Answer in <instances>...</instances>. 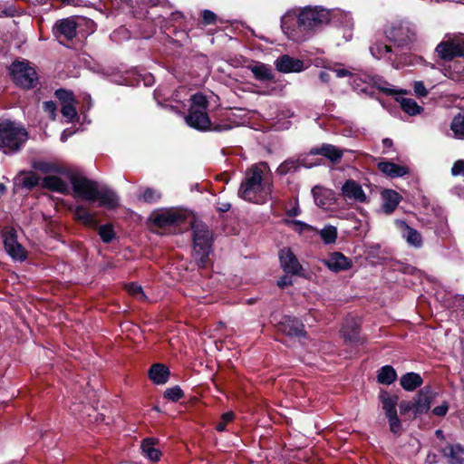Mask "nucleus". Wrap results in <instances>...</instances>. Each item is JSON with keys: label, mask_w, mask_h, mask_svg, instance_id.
Segmentation results:
<instances>
[{"label": "nucleus", "mask_w": 464, "mask_h": 464, "mask_svg": "<svg viewBox=\"0 0 464 464\" xmlns=\"http://www.w3.org/2000/svg\"><path fill=\"white\" fill-rule=\"evenodd\" d=\"M314 202L317 206L324 208L328 206L332 199V190L315 186L312 189Z\"/></svg>", "instance_id": "a878e982"}, {"label": "nucleus", "mask_w": 464, "mask_h": 464, "mask_svg": "<svg viewBox=\"0 0 464 464\" xmlns=\"http://www.w3.org/2000/svg\"><path fill=\"white\" fill-rule=\"evenodd\" d=\"M55 96L63 104L70 103L75 101L73 93L72 92L59 89L55 92Z\"/></svg>", "instance_id": "8fccbe9b"}, {"label": "nucleus", "mask_w": 464, "mask_h": 464, "mask_svg": "<svg viewBox=\"0 0 464 464\" xmlns=\"http://www.w3.org/2000/svg\"><path fill=\"white\" fill-rule=\"evenodd\" d=\"M401 107L403 111L411 116L417 115L422 111V108L414 100L410 98H403L401 101Z\"/></svg>", "instance_id": "a19ab883"}, {"label": "nucleus", "mask_w": 464, "mask_h": 464, "mask_svg": "<svg viewBox=\"0 0 464 464\" xmlns=\"http://www.w3.org/2000/svg\"><path fill=\"white\" fill-rule=\"evenodd\" d=\"M290 274H286L284 276H282L278 281H277V285L281 288L283 287H285V286H288V285H292V278L291 276H289Z\"/></svg>", "instance_id": "680f3d73"}, {"label": "nucleus", "mask_w": 464, "mask_h": 464, "mask_svg": "<svg viewBox=\"0 0 464 464\" xmlns=\"http://www.w3.org/2000/svg\"><path fill=\"white\" fill-rule=\"evenodd\" d=\"M387 418H388L391 431L393 432L394 434L399 433L401 430V423L397 416V413L392 414V415H388Z\"/></svg>", "instance_id": "3c124183"}, {"label": "nucleus", "mask_w": 464, "mask_h": 464, "mask_svg": "<svg viewBox=\"0 0 464 464\" xmlns=\"http://www.w3.org/2000/svg\"><path fill=\"white\" fill-rule=\"evenodd\" d=\"M380 400L382 403V408L385 411L386 416L396 414V405L398 402V397L397 396H391L386 392H382L380 393Z\"/></svg>", "instance_id": "7c9ffc66"}, {"label": "nucleus", "mask_w": 464, "mask_h": 464, "mask_svg": "<svg viewBox=\"0 0 464 464\" xmlns=\"http://www.w3.org/2000/svg\"><path fill=\"white\" fill-rule=\"evenodd\" d=\"M186 123L198 130L206 131L211 129V121L205 111L189 108L188 114L185 116Z\"/></svg>", "instance_id": "9b49d317"}, {"label": "nucleus", "mask_w": 464, "mask_h": 464, "mask_svg": "<svg viewBox=\"0 0 464 464\" xmlns=\"http://www.w3.org/2000/svg\"><path fill=\"white\" fill-rule=\"evenodd\" d=\"M450 130L458 140H464V111L452 119Z\"/></svg>", "instance_id": "473e14b6"}, {"label": "nucleus", "mask_w": 464, "mask_h": 464, "mask_svg": "<svg viewBox=\"0 0 464 464\" xmlns=\"http://www.w3.org/2000/svg\"><path fill=\"white\" fill-rule=\"evenodd\" d=\"M161 198V193L152 188H147L143 190L142 194L139 197L140 199L143 200L146 203H156Z\"/></svg>", "instance_id": "79ce46f5"}, {"label": "nucleus", "mask_w": 464, "mask_h": 464, "mask_svg": "<svg viewBox=\"0 0 464 464\" xmlns=\"http://www.w3.org/2000/svg\"><path fill=\"white\" fill-rule=\"evenodd\" d=\"M382 211L386 214H391L395 210V208L401 202V197L398 192L392 189H385L382 193Z\"/></svg>", "instance_id": "5701e85b"}, {"label": "nucleus", "mask_w": 464, "mask_h": 464, "mask_svg": "<svg viewBox=\"0 0 464 464\" xmlns=\"http://www.w3.org/2000/svg\"><path fill=\"white\" fill-rule=\"evenodd\" d=\"M386 38L398 47H408L417 40V27L408 19H396L385 25Z\"/></svg>", "instance_id": "7ed1b4c3"}, {"label": "nucleus", "mask_w": 464, "mask_h": 464, "mask_svg": "<svg viewBox=\"0 0 464 464\" xmlns=\"http://www.w3.org/2000/svg\"><path fill=\"white\" fill-rule=\"evenodd\" d=\"M441 453L450 464H464V447L459 443L447 444Z\"/></svg>", "instance_id": "aec40b11"}, {"label": "nucleus", "mask_w": 464, "mask_h": 464, "mask_svg": "<svg viewBox=\"0 0 464 464\" xmlns=\"http://www.w3.org/2000/svg\"><path fill=\"white\" fill-rule=\"evenodd\" d=\"M230 208H231V205L229 203L224 202V203L219 204L218 209L220 212H227L230 209Z\"/></svg>", "instance_id": "774afa93"}, {"label": "nucleus", "mask_w": 464, "mask_h": 464, "mask_svg": "<svg viewBox=\"0 0 464 464\" xmlns=\"http://www.w3.org/2000/svg\"><path fill=\"white\" fill-rule=\"evenodd\" d=\"M76 23L73 19L65 18L55 23L54 29L57 34L71 41L76 36Z\"/></svg>", "instance_id": "4be33fe9"}, {"label": "nucleus", "mask_w": 464, "mask_h": 464, "mask_svg": "<svg viewBox=\"0 0 464 464\" xmlns=\"http://www.w3.org/2000/svg\"><path fill=\"white\" fill-rule=\"evenodd\" d=\"M451 174L453 176H463L464 177V160H457L452 168H451Z\"/></svg>", "instance_id": "6e6d98bb"}, {"label": "nucleus", "mask_w": 464, "mask_h": 464, "mask_svg": "<svg viewBox=\"0 0 464 464\" xmlns=\"http://www.w3.org/2000/svg\"><path fill=\"white\" fill-rule=\"evenodd\" d=\"M333 72L335 73V75L339 78H343L345 76H352V73L346 70V69H334Z\"/></svg>", "instance_id": "e2e57ef3"}, {"label": "nucleus", "mask_w": 464, "mask_h": 464, "mask_svg": "<svg viewBox=\"0 0 464 464\" xmlns=\"http://www.w3.org/2000/svg\"><path fill=\"white\" fill-rule=\"evenodd\" d=\"M99 236L104 243H111L115 237L111 225H103L99 227Z\"/></svg>", "instance_id": "c03bdc74"}, {"label": "nucleus", "mask_w": 464, "mask_h": 464, "mask_svg": "<svg viewBox=\"0 0 464 464\" xmlns=\"http://www.w3.org/2000/svg\"><path fill=\"white\" fill-rule=\"evenodd\" d=\"M155 440L152 438L144 439L140 448L142 453L150 460L158 461L160 458V451L154 448Z\"/></svg>", "instance_id": "c85d7f7f"}, {"label": "nucleus", "mask_w": 464, "mask_h": 464, "mask_svg": "<svg viewBox=\"0 0 464 464\" xmlns=\"http://www.w3.org/2000/svg\"><path fill=\"white\" fill-rule=\"evenodd\" d=\"M343 335L346 342L351 343H357L361 342L359 335V326L355 322L350 324L346 323L343 327Z\"/></svg>", "instance_id": "c756f323"}, {"label": "nucleus", "mask_w": 464, "mask_h": 464, "mask_svg": "<svg viewBox=\"0 0 464 464\" xmlns=\"http://www.w3.org/2000/svg\"><path fill=\"white\" fill-rule=\"evenodd\" d=\"M430 408V397L427 392H420L413 402V411L415 414L427 412Z\"/></svg>", "instance_id": "cd10ccee"}, {"label": "nucleus", "mask_w": 464, "mask_h": 464, "mask_svg": "<svg viewBox=\"0 0 464 464\" xmlns=\"http://www.w3.org/2000/svg\"><path fill=\"white\" fill-rule=\"evenodd\" d=\"M273 191L272 174L266 162H259L248 168L240 183L237 195L240 198L264 204L271 199Z\"/></svg>", "instance_id": "f03ea898"}, {"label": "nucleus", "mask_w": 464, "mask_h": 464, "mask_svg": "<svg viewBox=\"0 0 464 464\" xmlns=\"http://www.w3.org/2000/svg\"><path fill=\"white\" fill-rule=\"evenodd\" d=\"M186 218L187 213L176 208L161 209L151 215L153 224L160 228L180 225Z\"/></svg>", "instance_id": "0eeeda50"}, {"label": "nucleus", "mask_w": 464, "mask_h": 464, "mask_svg": "<svg viewBox=\"0 0 464 464\" xmlns=\"http://www.w3.org/2000/svg\"><path fill=\"white\" fill-rule=\"evenodd\" d=\"M322 263L333 272L348 270L353 266L352 261L340 252L330 254L328 258L322 260Z\"/></svg>", "instance_id": "2eb2a0df"}, {"label": "nucleus", "mask_w": 464, "mask_h": 464, "mask_svg": "<svg viewBox=\"0 0 464 464\" xmlns=\"http://www.w3.org/2000/svg\"><path fill=\"white\" fill-rule=\"evenodd\" d=\"M378 382L382 384H392L397 378L395 370L390 366H382L378 373Z\"/></svg>", "instance_id": "c9c22d12"}, {"label": "nucleus", "mask_w": 464, "mask_h": 464, "mask_svg": "<svg viewBox=\"0 0 464 464\" xmlns=\"http://www.w3.org/2000/svg\"><path fill=\"white\" fill-rule=\"evenodd\" d=\"M378 169L390 178L403 177L409 173V169L403 165H398L391 161H381Z\"/></svg>", "instance_id": "412c9836"}, {"label": "nucleus", "mask_w": 464, "mask_h": 464, "mask_svg": "<svg viewBox=\"0 0 464 464\" xmlns=\"http://www.w3.org/2000/svg\"><path fill=\"white\" fill-rule=\"evenodd\" d=\"M414 92L418 97H426L428 95V91L423 83V82L419 81L415 82L413 85Z\"/></svg>", "instance_id": "5fc2aeb1"}, {"label": "nucleus", "mask_w": 464, "mask_h": 464, "mask_svg": "<svg viewBox=\"0 0 464 464\" xmlns=\"http://www.w3.org/2000/svg\"><path fill=\"white\" fill-rule=\"evenodd\" d=\"M27 138L28 134L25 129L10 121H0V149L5 154L19 151Z\"/></svg>", "instance_id": "20e7f679"}, {"label": "nucleus", "mask_w": 464, "mask_h": 464, "mask_svg": "<svg viewBox=\"0 0 464 464\" xmlns=\"http://www.w3.org/2000/svg\"><path fill=\"white\" fill-rule=\"evenodd\" d=\"M279 330L289 336H301L304 324L295 317L285 315L279 323Z\"/></svg>", "instance_id": "f3484780"}, {"label": "nucleus", "mask_w": 464, "mask_h": 464, "mask_svg": "<svg viewBox=\"0 0 464 464\" xmlns=\"http://www.w3.org/2000/svg\"><path fill=\"white\" fill-rule=\"evenodd\" d=\"M41 186L54 192L64 194L68 191V185L55 174L48 175L41 180Z\"/></svg>", "instance_id": "b1692460"}, {"label": "nucleus", "mask_w": 464, "mask_h": 464, "mask_svg": "<svg viewBox=\"0 0 464 464\" xmlns=\"http://www.w3.org/2000/svg\"><path fill=\"white\" fill-rule=\"evenodd\" d=\"M193 234V256L199 267L207 264L211 251L212 234L208 226L200 221L191 224Z\"/></svg>", "instance_id": "39448f33"}, {"label": "nucleus", "mask_w": 464, "mask_h": 464, "mask_svg": "<svg viewBox=\"0 0 464 464\" xmlns=\"http://www.w3.org/2000/svg\"><path fill=\"white\" fill-rule=\"evenodd\" d=\"M276 69L283 73L300 72L304 70V62L285 54L275 61Z\"/></svg>", "instance_id": "4468645a"}, {"label": "nucleus", "mask_w": 464, "mask_h": 464, "mask_svg": "<svg viewBox=\"0 0 464 464\" xmlns=\"http://www.w3.org/2000/svg\"><path fill=\"white\" fill-rule=\"evenodd\" d=\"M301 167L298 160L288 159L282 162L276 169V173L280 176H285L289 173L297 171Z\"/></svg>", "instance_id": "e433bc0d"}, {"label": "nucleus", "mask_w": 464, "mask_h": 464, "mask_svg": "<svg viewBox=\"0 0 464 464\" xmlns=\"http://www.w3.org/2000/svg\"><path fill=\"white\" fill-rule=\"evenodd\" d=\"M101 207L113 209L119 206V197L115 191L106 186L98 188L97 199Z\"/></svg>", "instance_id": "a211bd4d"}, {"label": "nucleus", "mask_w": 464, "mask_h": 464, "mask_svg": "<svg viewBox=\"0 0 464 464\" xmlns=\"http://www.w3.org/2000/svg\"><path fill=\"white\" fill-rule=\"evenodd\" d=\"M331 75L326 71H321L319 73V79L323 82H328L330 81Z\"/></svg>", "instance_id": "338daca9"}, {"label": "nucleus", "mask_w": 464, "mask_h": 464, "mask_svg": "<svg viewBox=\"0 0 464 464\" xmlns=\"http://www.w3.org/2000/svg\"><path fill=\"white\" fill-rule=\"evenodd\" d=\"M127 292L138 300H145L146 295L142 290V287L135 283H130L126 285Z\"/></svg>", "instance_id": "49530a36"}, {"label": "nucleus", "mask_w": 464, "mask_h": 464, "mask_svg": "<svg viewBox=\"0 0 464 464\" xmlns=\"http://www.w3.org/2000/svg\"><path fill=\"white\" fill-rule=\"evenodd\" d=\"M330 21V11L321 6L294 8L281 17V29L288 39L303 42L312 32L328 24Z\"/></svg>", "instance_id": "f257e3e1"}, {"label": "nucleus", "mask_w": 464, "mask_h": 464, "mask_svg": "<svg viewBox=\"0 0 464 464\" xmlns=\"http://www.w3.org/2000/svg\"><path fill=\"white\" fill-rule=\"evenodd\" d=\"M341 192L346 200L356 203H365L368 201L362 186L353 179H347L342 186Z\"/></svg>", "instance_id": "f8f14e48"}, {"label": "nucleus", "mask_w": 464, "mask_h": 464, "mask_svg": "<svg viewBox=\"0 0 464 464\" xmlns=\"http://www.w3.org/2000/svg\"><path fill=\"white\" fill-rule=\"evenodd\" d=\"M4 246L8 255L15 260L24 261L26 258V251L18 243L16 231L14 228H6L3 232Z\"/></svg>", "instance_id": "9d476101"}, {"label": "nucleus", "mask_w": 464, "mask_h": 464, "mask_svg": "<svg viewBox=\"0 0 464 464\" xmlns=\"http://www.w3.org/2000/svg\"><path fill=\"white\" fill-rule=\"evenodd\" d=\"M379 81L380 78H378L377 76H372L367 72L353 75V83L354 84L355 88L362 92L366 91V87H361L359 82H362V83H365L367 85H376L380 87Z\"/></svg>", "instance_id": "2f4dec72"}, {"label": "nucleus", "mask_w": 464, "mask_h": 464, "mask_svg": "<svg viewBox=\"0 0 464 464\" xmlns=\"http://www.w3.org/2000/svg\"><path fill=\"white\" fill-rule=\"evenodd\" d=\"M33 168L35 169V170H38L44 174H47L48 175H52V174H62L63 173V170L62 168H60L59 166L53 164V163H50V162H46V161H34L33 163Z\"/></svg>", "instance_id": "f704fd0d"}, {"label": "nucleus", "mask_w": 464, "mask_h": 464, "mask_svg": "<svg viewBox=\"0 0 464 464\" xmlns=\"http://www.w3.org/2000/svg\"><path fill=\"white\" fill-rule=\"evenodd\" d=\"M448 410H449L448 403L447 402H443L441 405H439V406L435 407L432 410V412L435 415H437V416L442 417V416H445L447 414Z\"/></svg>", "instance_id": "13d9d810"}, {"label": "nucleus", "mask_w": 464, "mask_h": 464, "mask_svg": "<svg viewBox=\"0 0 464 464\" xmlns=\"http://www.w3.org/2000/svg\"><path fill=\"white\" fill-rule=\"evenodd\" d=\"M439 56L446 61L455 57H464V36L450 38L440 43L436 47Z\"/></svg>", "instance_id": "1a4fd4ad"}, {"label": "nucleus", "mask_w": 464, "mask_h": 464, "mask_svg": "<svg viewBox=\"0 0 464 464\" xmlns=\"http://www.w3.org/2000/svg\"><path fill=\"white\" fill-rule=\"evenodd\" d=\"M11 73L14 82L25 89L34 88L38 80L35 69L28 62L13 63Z\"/></svg>", "instance_id": "423d86ee"}, {"label": "nucleus", "mask_w": 464, "mask_h": 464, "mask_svg": "<svg viewBox=\"0 0 464 464\" xmlns=\"http://www.w3.org/2000/svg\"><path fill=\"white\" fill-rule=\"evenodd\" d=\"M423 381L420 374L408 372L401 378V385L406 391H414L422 384Z\"/></svg>", "instance_id": "bb28decb"}, {"label": "nucleus", "mask_w": 464, "mask_h": 464, "mask_svg": "<svg viewBox=\"0 0 464 464\" xmlns=\"http://www.w3.org/2000/svg\"><path fill=\"white\" fill-rule=\"evenodd\" d=\"M353 28V22L351 17H346V25L344 31V37L346 40H350L352 38V30Z\"/></svg>", "instance_id": "052dcab7"}, {"label": "nucleus", "mask_w": 464, "mask_h": 464, "mask_svg": "<svg viewBox=\"0 0 464 464\" xmlns=\"http://www.w3.org/2000/svg\"><path fill=\"white\" fill-rule=\"evenodd\" d=\"M370 51L373 57L382 59L392 53V48L382 42H377L370 47Z\"/></svg>", "instance_id": "ea45409f"}, {"label": "nucleus", "mask_w": 464, "mask_h": 464, "mask_svg": "<svg viewBox=\"0 0 464 464\" xmlns=\"http://www.w3.org/2000/svg\"><path fill=\"white\" fill-rule=\"evenodd\" d=\"M183 395H184V393H183L182 390L179 388V386H174V387L169 388L164 392L165 398H167L172 401H179V399H181L183 397Z\"/></svg>", "instance_id": "09e8293b"}, {"label": "nucleus", "mask_w": 464, "mask_h": 464, "mask_svg": "<svg viewBox=\"0 0 464 464\" xmlns=\"http://www.w3.org/2000/svg\"><path fill=\"white\" fill-rule=\"evenodd\" d=\"M74 217L77 220L81 221L86 226L94 227L96 225V221L94 217L88 211V209L79 205L74 208Z\"/></svg>", "instance_id": "72a5a7b5"}, {"label": "nucleus", "mask_w": 464, "mask_h": 464, "mask_svg": "<svg viewBox=\"0 0 464 464\" xmlns=\"http://www.w3.org/2000/svg\"><path fill=\"white\" fill-rule=\"evenodd\" d=\"M208 104L207 98L201 93H196L191 97L190 108H197L200 111H207Z\"/></svg>", "instance_id": "a18cd8bd"}, {"label": "nucleus", "mask_w": 464, "mask_h": 464, "mask_svg": "<svg viewBox=\"0 0 464 464\" xmlns=\"http://www.w3.org/2000/svg\"><path fill=\"white\" fill-rule=\"evenodd\" d=\"M310 154L322 155L327 158L331 162L337 163L343 158V150L334 145L324 143L319 148H313L310 150Z\"/></svg>", "instance_id": "6ab92c4d"}, {"label": "nucleus", "mask_w": 464, "mask_h": 464, "mask_svg": "<svg viewBox=\"0 0 464 464\" xmlns=\"http://www.w3.org/2000/svg\"><path fill=\"white\" fill-rule=\"evenodd\" d=\"M456 307L464 313V295H459L455 299Z\"/></svg>", "instance_id": "69168bd1"}, {"label": "nucleus", "mask_w": 464, "mask_h": 464, "mask_svg": "<svg viewBox=\"0 0 464 464\" xmlns=\"http://www.w3.org/2000/svg\"><path fill=\"white\" fill-rule=\"evenodd\" d=\"M75 103L76 102L74 101L62 105L61 112L63 116L66 118L67 122H72L78 118Z\"/></svg>", "instance_id": "37998d69"}, {"label": "nucleus", "mask_w": 464, "mask_h": 464, "mask_svg": "<svg viewBox=\"0 0 464 464\" xmlns=\"http://www.w3.org/2000/svg\"><path fill=\"white\" fill-rule=\"evenodd\" d=\"M280 265L285 274L300 275L303 270L296 256L290 248H283L279 252Z\"/></svg>", "instance_id": "ddd939ff"}, {"label": "nucleus", "mask_w": 464, "mask_h": 464, "mask_svg": "<svg viewBox=\"0 0 464 464\" xmlns=\"http://www.w3.org/2000/svg\"><path fill=\"white\" fill-rule=\"evenodd\" d=\"M44 108L45 111H47L51 114L53 119L55 118L56 104L53 102H52V101L44 102Z\"/></svg>", "instance_id": "bf43d9fd"}, {"label": "nucleus", "mask_w": 464, "mask_h": 464, "mask_svg": "<svg viewBox=\"0 0 464 464\" xmlns=\"http://www.w3.org/2000/svg\"><path fill=\"white\" fill-rule=\"evenodd\" d=\"M234 419V413L232 411L226 412L221 417V421L217 424L218 431H224L226 430L227 423L230 422Z\"/></svg>", "instance_id": "864d4df0"}, {"label": "nucleus", "mask_w": 464, "mask_h": 464, "mask_svg": "<svg viewBox=\"0 0 464 464\" xmlns=\"http://www.w3.org/2000/svg\"><path fill=\"white\" fill-rule=\"evenodd\" d=\"M246 68L253 73L254 78L259 82H274L275 74L272 67L261 62L254 61L246 65Z\"/></svg>", "instance_id": "dca6fc26"}, {"label": "nucleus", "mask_w": 464, "mask_h": 464, "mask_svg": "<svg viewBox=\"0 0 464 464\" xmlns=\"http://www.w3.org/2000/svg\"><path fill=\"white\" fill-rule=\"evenodd\" d=\"M71 182L75 197L91 202L97 199L98 182L85 177H72Z\"/></svg>", "instance_id": "6e6552de"}, {"label": "nucleus", "mask_w": 464, "mask_h": 464, "mask_svg": "<svg viewBox=\"0 0 464 464\" xmlns=\"http://www.w3.org/2000/svg\"><path fill=\"white\" fill-rule=\"evenodd\" d=\"M202 18L205 24H214L217 21V15L210 10H204Z\"/></svg>", "instance_id": "4d7b16f0"}, {"label": "nucleus", "mask_w": 464, "mask_h": 464, "mask_svg": "<svg viewBox=\"0 0 464 464\" xmlns=\"http://www.w3.org/2000/svg\"><path fill=\"white\" fill-rule=\"evenodd\" d=\"M325 245L334 244L337 238V228L334 226H325L318 231Z\"/></svg>", "instance_id": "58836bf2"}, {"label": "nucleus", "mask_w": 464, "mask_h": 464, "mask_svg": "<svg viewBox=\"0 0 464 464\" xmlns=\"http://www.w3.org/2000/svg\"><path fill=\"white\" fill-rule=\"evenodd\" d=\"M402 224L405 227L403 237L407 242L415 247H420L422 244L420 234L416 229L410 227L405 222H402Z\"/></svg>", "instance_id": "4c0bfd02"}, {"label": "nucleus", "mask_w": 464, "mask_h": 464, "mask_svg": "<svg viewBox=\"0 0 464 464\" xmlns=\"http://www.w3.org/2000/svg\"><path fill=\"white\" fill-rule=\"evenodd\" d=\"M149 377L155 384H165L169 377V370L164 364L155 363L150 368Z\"/></svg>", "instance_id": "393cba45"}, {"label": "nucleus", "mask_w": 464, "mask_h": 464, "mask_svg": "<svg viewBox=\"0 0 464 464\" xmlns=\"http://www.w3.org/2000/svg\"><path fill=\"white\" fill-rule=\"evenodd\" d=\"M70 410L72 414L82 416V405L81 403H75L73 402L72 405L70 407Z\"/></svg>", "instance_id": "0e129e2a"}, {"label": "nucleus", "mask_w": 464, "mask_h": 464, "mask_svg": "<svg viewBox=\"0 0 464 464\" xmlns=\"http://www.w3.org/2000/svg\"><path fill=\"white\" fill-rule=\"evenodd\" d=\"M287 224L293 226L296 231L299 233H302L305 230H314V227L301 220H288L286 221Z\"/></svg>", "instance_id": "603ef678"}, {"label": "nucleus", "mask_w": 464, "mask_h": 464, "mask_svg": "<svg viewBox=\"0 0 464 464\" xmlns=\"http://www.w3.org/2000/svg\"><path fill=\"white\" fill-rule=\"evenodd\" d=\"M40 183L39 177L34 172H28L22 179V184L26 188H33Z\"/></svg>", "instance_id": "de8ad7c7"}]
</instances>
